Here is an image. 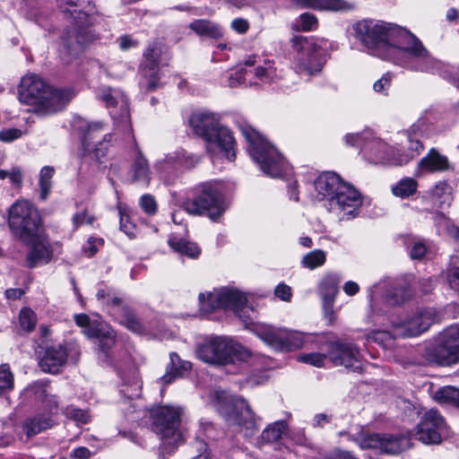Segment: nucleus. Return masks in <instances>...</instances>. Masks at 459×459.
I'll return each mask as SVG.
<instances>
[{"mask_svg": "<svg viewBox=\"0 0 459 459\" xmlns=\"http://www.w3.org/2000/svg\"><path fill=\"white\" fill-rule=\"evenodd\" d=\"M110 315L134 333H141L142 325L131 308L118 297L113 298Z\"/></svg>", "mask_w": 459, "mask_h": 459, "instance_id": "nucleus-23", "label": "nucleus"}, {"mask_svg": "<svg viewBox=\"0 0 459 459\" xmlns=\"http://www.w3.org/2000/svg\"><path fill=\"white\" fill-rule=\"evenodd\" d=\"M446 281L451 289L459 292V267H455L447 271Z\"/></svg>", "mask_w": 459, "mask_h": 459, "instance_id": "nucleus-59", "label": "nucleus"}, {"mask_svg": "<svg viewBox=\"0 0 459 459\" xmlns=\"http://www.w3.org/2000/svg\"><path fill=\"white\" fill-rule=\"evenodd\" d=\"M326 253L321 249H315L306 254L301 260L303 267L314 270L325 264Z\"/></svg>", "mask_w": 459, "mask_h": 459, "instance_id": "nucleus-42", "label": "nucleus"}, {"mask_svg": "<svg viewBox=\"0 0 459 459\" xmlns=\"http://www.w3.org/2000/svg\"><path fill=\"white\" fill-rule=\"evenodd\" d=\"M345 184L346 182L342 181L336 173L325 172L316 178L315 187L317 193L327 200L339 191L341 185Z\"/></svg>", "mask_w": 459, "mask_h": 459, "instance_id": "nucleus-26", "label": "nucleus"}, {"mask_svg": "<svg viewBox=\"0 0 459 459\" xmlns=\"http://www.w3.org/2000/svg\"><path fill=\"white\" fill-rule=\"evenodd\" d=\"M24 173L21 167L13 166L8 169H0V179H9L10 184L14 187H21L23 182Z\"/></svg>", "mask_w": 459, "mask_h": 459, "instance_id": "nucleus-45", "label": "nucleus"}, {"mask_svg": "<svg viewBox=\"0 0 459 459\" xmlns=\"http://www.w3.org/2000/svg\"><path fill=\"white\" fill-rule=\"evenodd\" d=\"M427 253V247L425 243L419 241L415 242L410 251V255L412 259H421Z\"/></svg>", "mask_w": 459, "mask_h": 459, "instance_id": "nucleus-60", "label": "nucleus"}, {"mask_svg": "<svg viewBox=\"0 0 459 459\" xmlns=\"http://www.w3.org/2000/svg\"><path fill=\"white\" fill-rule=\"evenodd\" d=\"M190 368V362L182 360L176 353H171L167 373L161 377V380L165 384H170L175 378L183 376Z\"/></svg>", "mask_w": 459, "mask_h": 459, "instance_id": "nucleus-31", "label": "nucleus"}, {"mask_svg": "<svg viewBox=\"0 0 459 459\" xmlns=\"http://www.w3.org/2000/svg\"><path fill=\"white\" fill-rule=\"evenodd\" d=\"M229 363H233L237 361H247L248 359H252L255 356L252 352L243 345L238 342H236L230 339L229 343Z\"/></svg>", "mask_w": 459, "mask_h": 459, "instance_id": "nucleus-40", "label": "nucleus"}, {"mask_svg": "<svg viewBox=\"0 0 459 459\" xmlns=\"http://www.w3.org/2000/svg\"><path fill=\"white\" fill-rule=\"evenodd\" d=\"M341 277L337 273L326 274L319 286V290L325 304L332 303L338 293Z\"/></svg>", "mask_w": 459, "mask_h": 459, "instance_id": "nucleus-32", "label": "nucleus"}, {"mask_svg": "<svg viewBox=\"0 0 459 459\" xmlns=\"http://www.w3.org/2000/svg\"><path fill=\"white\" fill-rule=\"evenodd\" d=\"M255 76L259 81V84L271 83L281 77L274 63L270 60H264L263 65H255L254 66Z\"/></svg>", "mask_w": 459, "mask_h": 459, "instance_id": "nucleus-33", "label": "nucleus"}, {"mask_svg": "<svg viewBox=\"0 0 459 459\" xmlns=\"http://www.w3.org/2000/svg\"><path fill=\"white\" fill-rule=\"evenodd\" d=\"M274 294L281 300L289 301L291 297V290L288 285L281 283L275 288Z\"/></svg>", "mask_w": 459, "mask_h": 459, "instance_id": "nucleus-63", "label": "nucleus"}, {"mask_svg": "<svg viewBox=\"0 0 459 459\" xmlns=\"http://www.w3.org/2000/svg\"><path fill=\"white\" fill-rule=\"evenodd\" d=\"M448 169L449 161L447 158L441 155L435 149H431L429 153L419 161L416 176L445 171Z\"/></svg>", "mask_w": 459, "mask_h": 459, "instance_id": "nucleus-25", "label": "nucleus"}, {"mask_svg": "<svg viewBox=\"0 0 459 459\" xmlns=\"http://www.w3.org/2000/svg\"><path fill=\"white\" fill-rule=\"evenodd\" d=\"M230 339L222 336L207 338L197 349V357L210 364H229Z\"/></svg>", "mask_w": 459, "mask_h": 459, "instance_id": "nucleus-16", "label": "nucleus"}, {"mask_svg": "<svg viewBox=\"0 0 459 459\" xmlns=\"http://www.w3.org/2000/svg\"><path fill=\"white\" fill-rule=\"evenodd\" d=\"M97 299L104 306L107 307L108 312L110 314L113 303V298L117 297L115 292L108 288L100 289L97 292Z\"/></svg>", "mask_w": 459, "mask_h": 459, "instance_id": "nucleus-54", "label": "nucleus"}, {"mask_svg": "<svg viewBox=\"0 0 459 459\" xmlns=\"http://www.w3.org/2000/svg\"><path fill=\"white\" fill-rule=\"evenodd\" d=\"M360 193L351 184L341 185L335 195L327 199V209L340 220H351L358 216L362 205Z\"/></svg>", "mask_w": 459, "mask_h": 459, "instance_id": "nucleus-12", "label": "nucleus"}, {"mask_svg": "<svg viewBox=\"0 0 459 459\" xmlns=\"http://www.w3.org/2000/svg\"><path fill=\"white\" fill-rule=\"evenodd\" d=\"M328 357L334 366H343L353 371L361 369L359 351L353 344L334 342L331 345Z\"/></svg>", "mask_w": 459, "mask_h": 459, "instance_id": "nucleus-19", "label": "nucleus"}, {"mask_svg": "<svg viewBox=\"0 0 459 459\" xmlns=\"http://www.w3.org/2000/svg\"><path fill=\"white\" fill-rule=\"evenodd\" d=\"M403 438L391 436H380L376 433H361L358 444L363 449H376L383 454L395 455L403 449Z\"/></svg>", "mask_w": 459, "mask_h": 459, "instance_id": "nucleus-18", "label": "nucleus"}, {"mask_svg": "<svg viewBox=\"0 0 459 459\" xmlns=\"http://www.w3.org/2000/svg\"><path fill=\"white\" fill-rule=\"evenodd\" d=\"M169 245L175 251L189 257H196L200 254V249L196 244L189 242L183 238H178L176 235L170 236Z\"/></svg>", "mask_w": 459, "mask_h": 459, "instance_id": "nucleus-36", "label": "nucleus"}, {"mask_svg": "<svg viewBox=\"0 0 459 459\" xmlns=\"http://www.w3.org/2000/svg\"><path fill=\"white\" fill-rule=\"evenodd\" d=\"M305 7L325 11H348L354 7L352 3L345 0H298Z\"/></svg>", "mask_w": 459, "mask_h": 459, "instance_id": "nucleus-29", "label": "nucleus"}, {"mask_svg": "<svg viewBox=\"0 0 459 459\" xmlns=\"http://www.w3.org/2000/svg\"><path fill=\"white\" fill-rule=\"evenodd\" d=\"M422 149L423 145L420 141H410L409 152L406 154H401L397 157L394 161V165L403 166L407 164L411 160L419 155Z\"/></svg>", "mask_w": 459, "mask_h": 459, "instance_id": "nucleus-49", "label": "nucleus"}, {"mask_svg": "<svg viewBox=\"0 0 459 459\" xmlns=\"http://www.w3.org/2000/svg\"><path fill=\"white\" fill-rule=\"evenodd\" d=\"M55 173L54 168L43 167L39 173L40 198L46 200L52 187L51 178Z\"/></svg>", "mask_w": 459, "mask_h": 459, "instance_id": "nucleus-44", "label": "nucleus"}, {"mask_svg": "<svg viewBox=\"0 0 459 459\" xmlns=\"http://www.w3.org/2000/svg\"><path fill=\"white\" fill-rule=\"evenodd\" d=\"M67 352L61 344L48 347L39 360V367L45 372L55 374L65 363Z\"/></svg>", "mask_w": 459, "mask_h": 459, "instance_id": "nucleus-24", "label": "nucleus"}, {"mask_svg": "<svg viewBox=\"0 0 459 459\" xmlns=\"http://www.w3.org/2000/svg\"><path fill=\"white\" fill-rule=\"evenodd\" d=\"M189 124L195 133L204 138L206 150L212 159L225 158L233 161L236 158V142L230 130L220 126L215 115L198 112L191 116Z\"/></svg>", "mask_w": 459, "mask_h": 459, "instance_id": "nucleus-3", "label": "nucleus"}, {"mask_svg": "<svg viewBox=\"0 0 459 459\" xmlns=\"http://www.w3.org/2000/svg\"><path fill=\"white\" fill-rule=\"evenodd\" d=\"M13 388V375L8 365L0 366V396Z\"/></svg>", "mask_w": 459, "mask_h": 459, "instance_id": "nucleus-48", "label": "nucleus"}, {"mask_svg": "<svg viewBox=\"0 0 459 459\" xmlns=\"http://www.w3.org/2000/svg\"><path fill=\"white\" fill-rule=\"evenodd\" d=\"M22 241L30 247L27 255V261L30 267L50 261L52 251L43 229L36 231L28 238H22Z\"/></svg>", "mask_w": 459, "mask_h": 459, "instance_id": "nucleus-20", "label": "nucleus"}, {"mask_svg": "<svg viewBox=\"0 0 459 459\" xmlns=\"http://www.w3.org/2000/svg\"><path fill=\"white\" fill-rule=\"evenodd\" d=\"M73 224L75 229L79 228L80 226L88 224L91 225L95 221V217L91 214H90L86 210H82L80 212H77L73 216Z\"/></svg>", "mask_w": 459, "mask_h": 459, "instance_id": "nucleus-55", "label": "nucleus"}, {"mask_svg": "<svg viewBox=\"0 0 459 459\" xmlns=\"http://www.w3.org/2000/svg\"><path fill=\"white\" fill-rule=\"evenodd\" d=\"M286 422L283 420L276 421L269 425L261 435L262 440L268 443L279 440L286 429Z\"/></svg>", "mask_w": 459, "mask_h": 459, "instance_id": "nucleus-43", "label": "nucleus"}, {"mask_svg": "<svg viewBox=\"0 0 459 459\" xmlns=\"http://www.w3.org/2000/svg\"><path fill=\"white\" fill-rule=\"evenodd\" d=\"M134 181L148 186L150 182V169L148 160L138 152L132 165Z\"/></svg>", "mask_w": 459, "mask_h": 459, "instance_id": "nucleus-35", "label": "nucleus"}, {"mask_svg": "<svg viewBox=\"0 0 459 459\" xmlns=\"http://www.w3.org/2000/svg\"><path fill=\"white\" fill-rule=\"evenodd\" d=\"M394 331L391 333L387 331H373L367 336L368 342H377L380 345L386 346L392 340Z\"/></svg>", "mask_w": 459, "mask_h": 459, "instance_id": "nucleus-53", "label": "nucleus"}, {"mask_svg": "<svg viewBox=\"0 0 459 459\" xmlns=\"http://www.w3.org/2000/svg\"><path fill=\"white\" fill-rule=\"evenodd\" d=\"M200 309L205 313L217 308H230L242 320L245 326L252 333L253 325H262L254 322L255 311L247 305L246 296L238 290L223 288L207 294H199Z\"/></svg>", "mask_w": 459, "mask_h": 459, "instance_id": "nucleus-5", "label": "nucleus"}, {"mask_svg": "<svg viewBox=\"0 0 459 459\" xmlns=\"http://www.w3.org/2000/svg\"><path fill=\"white\" fill-rule=\"evenodd\" d=\"M22 132L19 129H4L0 131V141L2 142H12L21 137Z\"/></svg>", "mask_w": 459, "mask_h": 459, "instance_id": "nucleus-62", "label": "nucleus"}, {"mask_svg": "<svg viewBox=\"0 0 459 459\" xmlns=\"http://www.w3.org/2000/svg\"><path fill=\"white\" fill-rule=\"evenodd\" d=\"M433 355L439 365L459 362V324L445 328L437 337Z\"/></svg>", "mask_w": 459, "mask_h": 459, "instance_id": "nucleus-13", "label": "nucleus"}, {"mask_svg": "<svg viewBox=\"0 0 459 459\" xmlns=\"http://www.w3.org/2000/svg\"><path fill=\"white\" fill-rule=\"evenodd\" d=\"M58 7L65 13H70L71 16L76 18L75 14L80 16L84 13L82 10H77V7L82 8L89 4V0H56Z\"/></svg>", "mask_w": 459, "mask_h": 459, "instance_id": "nucleus-46", "label": "nucleus"}, {"mask_svg": "<svg viewBox=\"0 0 459 459\" xmlns=\"http://www.w3.org/2000/svg\"><path fill=\"white\" fill-rule=\"evenodd\" d=\"M325 358L326 355L323 353L314 352L299 355V361L320 368L324 365Z\"/></svg>", "mask_w": 459, "mask_h": 459, "instance_id": "nucleus-52", "label": "nucleus"}, {"mask_svg": "<svg viewBox=\"0 0 459 459\" xmlns=\"http://www.w3.org/2000/svg\"><path fill=\"white\" fill-rule=\"evenodd\" d=\"M437 319V312L432 307L420 308L409 315L403 321L394 324V336L415 337L429 330Z\"/></svg>", "mask_w": 459, "mask_h": 459, "instance_id": "nucleus-14", "label": "nucleus"}, {"mask_svg": "<svg viewBox=\"0 0 459 459\" xmlns=\"http://www.w3.org/2000/svg\"><path fill=\"white\" fill-rule=\"evenodd\" d=\"M391 82V76L389 74H384L378 81L374 83V90L377 92H385L389 87Z\"/></svg>", "mask_w": 459, "mask_h": 459, "instance_id": "nucleus-64", "label": "nucleus"}, {"mask_svg": "<svg viewBox=\"0 0 459 459\" xmlns=\"http://www.w3.org/2000/svg\"><path fill=\"white\" fill-rule=\"evenodd\" d=\"M84 334L88 338H97L102 351L108 350L115 343V333L113 330L103 323H99L97 326H91L84 330Z\"/></svg>", "mask_w": 459, "mask_h": 459, "instance_id": "nucleus-28", "label": "nucleus"}, {"mask_svg": "<svg viewBox=\"0 0 459 459\" xmlns=\"http://www.w3.org/2000/svg\"><path fill=\"white\" fill-rule=\"evenodd\" d=\"M354 36L370 50H396L409 54L413 60L406 65L414 71L438 73L459 88V70L430 56L421 41L407 30L373 21H360L353 25Z\"/></svg>", "mask_w": 459, "mask_h": 459, "instance_id": "nucleus-1", "label": "nucleus"}, {"mask_svg": "<svg viewBox=\"0 0 459 459\" xmlns=\"http://www.w3.org/2000/svg\"><path fill=\"white\" fill-rule=\"evenodd\" d=\"M431 201L440 208L450 206L453 201L452 187L445 181L437 183L429 191Z\"/></svg>", "mask_w": 459, "mask_h": 459, "instance_id": "nucleus-30", "label": "nucleus"}, {"mask_svg": "<svg viewBox=\"0 0 459 459\" xmlns=\"http://www.w3.org/2000/svg\"><path fill=\"white\" fill-rule=\"evenodd\" d=\"M184 207L190 214H206L212 221L219 219L226 211L221 194L212 184L204 185L198 196L186 201Z\"/></svg>", "mask_w": 459, "mask_h": 459, "instance_id": "nucleus-10", "label": "nucleus"}, {"mask_svg": "<svg viewBox=\"0 0 459 459\" xmlns=\"http://www.w3.org/2000/svg\"><path fill=\"white\" fill-rule=\"evenodd\" d=\"M182 166H188L187 160L183 153L169 154L156 163V168L160 172Z\"/></svg>", "mask_w": 459, "mask_h": 459, "instance_id": "nucleus-39", "label": "nucleus"}, {"mask_svg": "<svg viewBox=\"0 0 459 459\" xmlns=\"http://www.w3.org/2000/svg\"><path fill=\"white\" fill-rule=\"evenodd\" d=\"M99 98L108 108H114L110 109L109 113L115 121L118 120L126 127L130 126L127 99L121 91L104 87L100 89Z\"/></svg>", "mask_w": 459, "mask_h": 459, "instance_id": "nucleus-17", "label": "nucleus"}, {"mask_svg": "<svg viewBox=\"0 0 459 459\" xmlns=\"http://www.w3.org/2000/svg\"><path fill=\"white\" fill-rule=\"evenodd\" d=\"M418 188L417 181L412 178H404L392 186V193L394 196L407 198L414 195Z\"/></svg>", "mask_w": 459, "mask_h": 459, "instance_id": "nucleus-37", "label": "nucleus"}, {"mask_svg": "<svg viewBox=\"0 0 459 459\" xmlns=\"http://www.w3.org/2000/svg\"><path fill=\"white\" fill-rule=\"evenodd\" d=\"M190 28L200 36L218 39L222 36L221 28L207 20H195L190 23Z\"/></svg>", "mask_w": 459, "mask_h": 459, "instance_id": "nucleus-34", "label": "nucleus"}, {"mask_svg": "<svg viewBox=\"0 0 459 459\" xmlns=\"http://www.w3.org/2000/svg\"><path fill=\"white\" fill-rule=\"evenodd\" d=\"M20 323L24 330H33L36 325L35 313L30 308H22L20 312Z\"/></svg>", "mask_w": 459, "mask_h": 459, "instance_id": "nucleus-51", "label": "nucleus"}, {"mask_svg": "<svg viewBox=\"0 0 459 459\" xmlns=\"http://www.w3.org/2000/svg\"><path fill=\"white\" fill-rule=\"evenodd\" d=\"M75 323L78 326L82 327V333L84 330L91 328V326H97L99 323L91 322L89 316L85 314H79L74 316Z\"/></svg>", "mask_w": 459, "mask_h": 459, "instance_id": "nucleus-61", "label": "nucleus"}, {"mask_svg": "<svg viewBox=\"0 0 459 459\" xmlns=\"http://www.w3.org/2000/svg\"><path fill=\"white\" fill-rule=\"evenodd\" d=\"M253 333L267 345L275 350L292 351L304 344L302 333L285 328H275L268 325H253Z\"/></svg>", "mask_w": 459, "mask_h": 459, "instance_id": "nucleus-11", "label": "nucleus"}, {"mask_svg": "<svg viewBox=\"0 0 459 459\" xmlns=\"http://www.w3.org/2000/svg\"><path fill=\"white\" fill-rule=\"evenodd\" d=\"M162 45L159 42L149 44L143 55L141 73L148 81V89L154 90L157 87V73L162 54Z\"/></svg>", "mask_w": 459, "mask_h": 459, "instance_id": "nucleus-21", "label": "nucleus"}, {"mask_svg": "<svg viewBox=\"0 0 459 459\" xmlns=\"http://www.w3.org/2000/svg\"><path fill=\"white\" fill-rule=\"evenodd\" d=\"M103 244V238L90 237L87 240L86 245L83 247V251L89 256H92L98 252L99 247H102Z\"/></svg>", "mask_w": 459, "mask_h": 459, "instance_id": "nucleus-58", "label": "nucleus"}, {"mask_svg": "<svg viewBox=\"0 0 459 459\" xmlns=\"http://www.w3.org/2000/svg\"><path fill=\"white\" fill-rule=\"evenodd\" d=\"M66 418L73 420L77 425L87 424L90 422L91 416L86 411L68 406L64 411Z\"/></svg>", "mask_w": 459, "mask_h": 459, "instance_id": "nucleus-50", "label": "nucleus"}, {"mask_svg": "<svg viewBox=\"0 0 459 459\" xmlns=\"http://www.w3.org/2000/svg\"><path fill=\"white\" fill-rule=\"evenodd\" d=\"M212 397L215 408L228 421L244 426L247 429L255 427V414L243 398L230 397L225 392L219 391H215Z\"/></svg>", "mask_w": 459, "mask_h": 459, "instance_id": "nucleus-9", "label": "nucleus"}, {"mask_svg": "<svg viewBox=\"0 0 459 459\" xmlns=\"http://www.w3.org/2000/svg\"><path fill=\"white\" fill-rule=\"evenodd\" d=\"M140 206L149 215H153L157 212V203L151 195H143L140 199Z\"/></svg>", "mask_w": 459, "mask_h": 459, "instance_id": "nucleus-57", "label": "nucleus"}, {"mask_svg": "<svg viewBox=\"0 0 459 459\" xmlns=\"http://www.w3.org/2000/svg\"><path fill=\"white\" fill-rule=\"evenodd\" d=\"M72 97L69 91L52 88L36 74L23 76L19 86L20 101L31 106L39 116L62 110Z\"/></svg>", "mask_w": 459, "mask_h": 459, "instance_id": "nucleus-2", "label": "nucleus"}, {"mask_svg": "<svg viewBox=\"0 0 459 459\" xmlns=\"http://www.w3.org/2000/svg\"><path fill=\"white\" fill-rule=\"evenodd\" d=\"M152 426L154 432L160 436L163 445L175 447L182 440V434L178 430L181 411L169 405L152 408L150 411Z\"/></svg>", "mask_w": 459, "mask_h": 459, "instance_id": "nucleus-7", "label": "nucleus"}, {"mask_svg": "<svg viewBox=\"0 0 459 459\" xmlns=\"http://www.w3.org/2000/svg\"><path fill=\"white\" fill-rule=\"evenodd\" d=\"M325 41L322 39L297 36L292 39L296 52L294 66L297 73L308 76L321 72L325 60Z\"/></svg>", "mask_w": 459, "mask_h": 459, "instance_id": "nucleus-6", "label": "nucleus"}, {"mask_svg": "<svg viewBox=\"0 0 459 459\" xmlns=\"http://www.w3.org/2000/svg\"><path fill=\"white\" fill-rule=\"evenodd\" d=\"M8 223L12 232L21 240L42 229L38 210L26 200H18L11 206Z\"/></svg>", "mask_w": 459, "mask_h": 459, "instance_id": "nucleus-8", "label": "nucleus"}, {"mask_svg": "<svg viewBox=\"0 0 459 459\" xmlns=\"http://www.w3.org/2000/svg\"><path fill=\"white\" fill-rule=\"evenodd\" d=\"M435 400L442 404H454L459 407V389L454 386L439 388L434 395Z\"/></svg>", "mask_w": 459, "mask_h": 459, "instance_id": "nucleus-41", "label": "nucleus"}, {"mask_svg": "<svg viewBox=\"0 0 459 459\" xmlns=\"http://www.w3.org/2000/svg\"><path fill=\"white\" fill-rule=\"evenodd\" d=\"M299 25L303 30H313L317 26V19L310 13H303L299 16Z\"/></svg>", "mask_w": 459, "mask_h": 459, "instance_id": "nucleus-56", "label": "nucleus"}, {"mask_svg": "<svg viewBox=\"0 0 459 459\" xmlns=\"http://www.w3.org/2000/svg\"><path fill=\"white\" fill-rule=\"evenodd\" d=\"M256 65V59L255 56H249L245 61V67L241 68L244 85L246 86H253L259 85V81L256 76H255L254 66Z\"/></svg>", "mask_w": 459, "mask_h": 459, "instance_id": "nucleus-47", "label": "nucleus"}, {"mask_svg": "<svg viewBox=\"0 0 459 459\" xmlns=\"http://www.w3.org/2000/svg\"><path fill=\"white\" fill-rule=\"evenodd\" d=\"M240 130L248 143L247 151L250 156L260 165L264 174L280 178L288 173L290 169L288 162L258 132L249 126H242Z\"/></svg>", "mask_w": 459, "mask_h": 459, "instance_id": "nucleus-4", "label": "nucleus"}, {"mask_svg": "<svg viewBox=\"0 0 459 459\" xmlns=\"http://www.w3.org/2000/svg\"><path fill=\"white\" fill-rule=\"evenodd\" d=\"M363 151L368 156V159L375 163L390 162L394 164V161L397 159L392 157L391 148L378 139H373L365 143Z\"/></svg>", "mask_w": 459, "mask_h": 459, "instance_id": "nucleus-27", "label": "nucleus"}, {"mask_svg": "<svg viewBox=\"0 0 459 459\" xmlns=\"http://www.w3.org/2000/svg\"><path fill=\"white\" fill-rule=\"evenodd\" d=\"M52 420L43 416H36L25 421L23 429L28 436H34L52 426Z\"/></svg>", "mask_w": 459, "mask_h": 459, "instance_id": "nucleus-38", "label": "nucleus"}, {"mask_svg": "<svg viewBox=\"0 0 459 459\" xmlns=\"http://www.w3.org/2000/svg\"><path fill=\"white\" fill-rule=\"evenodd\" d=\"M447 435V428L443 417L435 410H429L417 426L415 437L427 445L439 444Z\"/></svg>", "mask_w": 459, "mask_h": 459, "instance_id": "nucleus-15", "label": "nucleus"}, {"mask_svg": "<svg viewBox=\"0 0 459 459\" xmlns=\"http://www.w3.org/2000/svg\"><path fill=\"white\" fill-rule=\"evenodd\" d=\"M103 131V125L100 122H92L87 125L83 133L82 143L85 152H92L97 160L105 156L108 150V143L111 140V134H105L102 142L93 144L92 140L98 137V134Z\"/></svg>", "mask_w": 459, "mask_h": 459, "instance_id": "nucleus-22", "label": "nucleus"}]
</instances>
